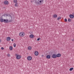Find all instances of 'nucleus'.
I'll use <instances>...</instances> for the list:
<instances>
[{
    "instance_id": "nucleus-23",
    "label": "nucleus",
    "mask_w": 74,
    "mask_h": 74,
    "mask_svg": "<svg viewBox=\"0 0 74 74\" xmlns=\"http://www.w3.org/2000/svg\"><path fill=\"white\" fill-rule=\"evenodd\" d=\"M15 7H18V3H16L15 4Z\"/></svg>"
},
{
    "instance_id": "nucleus-31",
    "label": "nucleus",
    "mask_w": 74,
    "mask_h": 74,
    "mask_svg": "<svg viewBox=\"0 0 74 74\" xmlns=\"http://www.w3.org/2000/svg\"><path fill=\"white\" fill-rule=\"evenodd\" d=\"M11 41H12V42L14 41V39H11Z\"/></svg>"
},
{
    "instance_id": "nucleus-21",
    "label": "nucleus",
    "mask_w": 74,
    "mask_h": 74,
    "mask_svg": "<svg viewBox=\"0 0 74 74\" xmlns=\"http://www.w3.org/2000/svg\"><path fill=\"white\" fill-rule=\"evenodd\" d=\"M52 52L50 51L49 53V55H52Z\"/></svg>"
},
{
    "instance_id": "nucleus-4",
    "label": "nucleus",
    "mask_w": 74,
    "mask_h": 74,
    "mask_svg": "<svg viewBox=\"0 0 74 74\" xmlns=\"http://www.w3.org/2000/svg\"><path fill=\"white\" fill-rule=\"evenodd\" d=\"M19 35L21 37H23L25 36V33L23 32H20L19 33Z\"/></svg>"
},
{
    "instance_id": "nucleus-28",
    "label": "nucleus",
    "mask_w": 74,
    "mask_h": 74,
    "mask_svg": "<svg viewBox=\"0 0 74 74\" xmlns=\"http://www.w3.org/2000/svg\"><path fill=\"white\" fill-rule=\"evenodd\" d=\"M13 46H14V47H16V44L15 43V44H14L13 45Z\"/></svg>"
},
{
    "instance_id": "nucleus-26",
    "label": "nucleus",
    "mask_w": 74,
    "mask_h": 74,
    "mask_svg": "<svg viewBox=\"0 0 74 74\" xmlns=\"http://www.w3.org/2000/svg\"><path fill=\"white\" fill-rule=\"evenodd\" d=\"M40 40H41V38H39L37 39V41H39Z\"/></svg>"
},
{
    "instance_id": "nucleus-22",
    "label": "nucleus",
    "mask_w": 74,
    "mask_h": 74,
    "mask_svg": "<svg viewBox=\"0 0 74 74\" xmlns=\"http://www.w3.org/2000/svg\"><path fill=\"white\" fill-rule=\"evenodd\" d=\"M13 1L15 3H17V0H14Z\"/></svg>"
},
{
    "instance_id": "nucleus-27",
    "label": "nucleus",
    "mask_w": 74,
    "mask_h": 74,
    "mask_svg": "<svg viewBox=\"0 0 74 74\" xmlns=\"http://www.w3.org/2000/svg\"><path fill=\"white\" fill-rule=\"evenodd\" d=\"M2 16H6V14H3V15H2Z\"/></svg>"
},
{
    "instance_id": "nucleus-25",
    "label": "nucleus",
    "mask_w": 74,
    "mask_h": 74,
    "mask_svg": "<svg viewBox=\"0 0 74 74\" xmlns=\"http://www.w3.org/2000/svg\"><path fill=\"white\" fill-rule=\"evenodd\" d=\"M64 21L65 22H67V18H65Z\"/></svg>"
},
{
    "instance_id": "nucleus-10",
    "label": "nucleus",
    "mask_w": 74,
    "mask_h": 74,
    "mask_svg": "<svg viewBox=\"0 0 74 74\" xmlns=\"http://www.w3.org/2000/svg\"><path fill=\"white\" fill-rule=\"evenodd\" d=\"M69 17L70 18H72V19H73V18H74V16L73 14H70L69 15Z\"/></svg>"
},
{
    "instance_id": "nucleus-15",
    "label": "nucleus",
    "mask_w": 74,
    "mask_h": 74,
    "mask_svg": "<svg viewBox=\"0 0 74 74\" xmlns=\"http://www.w3.org/2000/svg\"><path fill=\"white\" fill-rule=\"evenodd\" d=\"M11 40V38L10 37H7V41H10Z\"/></svg>"
},
{
    "instance_id": "nucleus-16",
    "label": "nucleus",
    "mask_w": 74,
    "mask_h": 74,
    "mask_svg": "<svg viewBox=\"0 0 74 74\" xmlns=\"http://www.w3.org/2000/svg\"><path fill=\"white\" fill-rule=\"evenodd\" d=\"M9 49L10 51H12L13 49V47H12L10 46L9 47Z\"/></svg>"
},
{
    "instance_id": "nucleus-18",
    "label": "nucleus",
    "mask_w": 74,
    "mask_h": 74,
    "mask_svg": "<svg viewBox=\"0 0 74 74\" xmlns=\"http://www.w3.org/2000/svg\"><path fill=\"white\" fill-rule=\"evenodd\" d=\"M61 18H62V17L60 16H59L58 17V18L57 19V20L58 21H59V19H61Z\"/></svg>"
},
{
    "instance_id": "nucleus-34",
    "label": "nucleus",
    "mask_w": 74,
    "mask_h": 74,
    "mask_svg": "<svg viewBox=\"0 0 74 74\" xmlns=\"http://www.w3.org/2000/svg\"><path fill=\"white\" fill-rule=\"evenodd\" d=\"M72 14H73L72 15H74V13H73Z\"/></svg>"
},
{
    "instance_id": "nucleus-24",
    "label": "nucleus",
    "mask_w": 74,
    "mask_h": 74,
    "mask_svg": "<svg viewBox=\"0 0 74 74\" xmlns=\"http://www.w3.org/2000/svg\"><path fill=\"white\" fill-rule=\"evenodd\" d=\"M73 68H71L69 69V71H72L73 70Z\"/></svg>"
},
{
    "instance_id": "nucleus-12",
    "label": "nucleus",
    "mask_w": 74,
    "mask_h": 74,
    "mask_svg": "<svg viewBox=\"0 0 74 74\" xmlns=\"http://www.w3.org/2000/svg\"><path fill=\"white\" fill-rule=\"evenodd\" d=\"M29 37L31 38H34V35L31 34L29 35Z\"/></svg>"
},
{
    "instance_id": "nucleus-20",
    "label": "nucleus",
    "mask_w": 74,
    "mask_h": 74,
    "mask_svg": "<svg viewBox=\"0 0 74 74\" xmlns=\"http://www.w3.org/2000/svg\"><path fill=\"white\" fill-rule=\"evenodd\" d=\"M68 21L69 22H70L71 21V19L70 18H69L68 20Z\"/></svg>"
},
{
    "instance_id": "nucleus-2",
    "label": "nucleus",
    "mask_w": 74,
    "mask_h": 74,
    "mask_svg": "<svg viewBox=\"0 0 74 74\" xmlns=\"http://www.w3.org/2000/svg\"><path fill=\"white\" fill-rule=\"evenodd\" d=\"M12 21V19H10L9 20L4 19V23H8V22H11Z\"/></svg>"
},
{
    "instance_id": "nucleus-6",
    "label": "nucleus",
    "mask_w": 74,
    "mask_h": 74,
    "mask_svg": "<svg viewBox=\"0 0 74 74\" xmlns=\"http://www.w3.org/2000/svg\"><path fill=\"white\" fill-rule=\"evenodd\" d=\"M32 59V57L31 56H29L27 57V59L28 60H31Z\"/></svg>"
},
{
    "instance_id": "nucleus-32",
    "label": "nucleus",
    "mask_w": 74,
    "mask_h": 74,
    "mask_svg": "<svg viewBox=\"0 0 74 74\" xmlns=\"http://www.w3.org/2000/svg\"><path fill=\"white\" fill-rule=\"evenodd\" d=\"M1 42V40L0 39V43Z\"/></svg>"
},
{
    "instance_id": "nucleus-13",
    "label": "nucleus",
    "mask_w": 74,
    "mask_h": 74,
    "mask_svg": "<svg viewBox=\"0 0 74 74\" xmlns=\"http://www.w3.org/2000/svg\"><path fill=\"white\" fill-rule=\"evenodd\" d=\"M53 17L54 18H57V17H58V15L56 14H54L53 15Z\"/></svg>"
},
{
    "instance_id": "nucleus-17",
    "label": "nucleus",
    "mask_w": 74,
    "mask_h": 74,
    "mask_svg": "<svg viewBox=\"0 0 74 74\" xmlns=\"http://www.w3.org/2000/svg\"><path fill=\"white\" fill-rule=\"evenodd\" d=\"M0 20L1 22H4V19H1V18H0Z\"/></svg>"
},
{
    "instance_id": "nucleus-8",
    "label": "nucleus",
    "mask_w": 74,
    "mask_h": 74,
    "mask_svg": "<svg viewBox=\"0 0 74 74\" xmlns=\"http://www.w3.org/2000/svg\"><path fill=\"white\" fill-rule=\"evenodd\" d=\"M34 54L36 56H38V52L36 51L35 52Z\"/></svg>"
},
{
    "instance_id": "nucleus-35",
    "label": "nucleus",
    "mask_w": 74,
    "mask_h": 74,
    "mask_svg": "<svg viewBox=\"0 0 74 74\" xmlns=\"http://www.w3.org/2000/svg\"><path fill=\"white\" fill-rule=\"evenodd\" d=\"M1 19H3V16H1Z\"/></svg>"
},
{
    "instance_id": "nucleus-3",
    "label": "nucleus",
    "mask_w": 74,
    "mask_h": 74,
    "mask_svg": "<svg viewBox=\"0 0 74 74\" xmlns=\"http://www.w3.org/2000/svg\"><path fill=\"white\" fill-rule=\"evenodd\" d=\"M18 55V54H16L15 55V56H16V59H21V56Z\"/></svg>"
},
{
    "instance_id": "nucleus-19",
    "label": "nucleus",
    "mask_w": 74,
    "mask_h": 74,
    "mask_svg": "<svg viewBox=\"0 0 74 74\" xmlns=\"http://www.w3.org/2000/svg\"><path fill=\"white\" fill-rule=\"evenodd\" d=\"M28 50H31V49H32V47L29 46L28 47Z\"/></svg>"
},
{
    "instance_id": "nucleus-29",
    "label": "nucleus",
    "mask_w": 74,
    "mask_h": 74,
    "mask_svg": "<svg viewBox=\"0 0 74 74\" xmlns=\"http://www.w3.org/2000/svg\"><path fill=\"white\" fill-rule=\"evenodd\" d=\"M7 56L8 57H10V54H8Z\"/></svg>"
},
{
    "instance_id": "nucleus-37",
    "label": "nucleus",
    "mask_w": 74,
    "mask_h": 74,
    "mask_svg": "<svg viewBox=\"0 0 74 74\" xmlns=\"http://www.w3.org/2000/svg\"><path fill=\"white\" fill-rule=\"evenodd\" d=\"M72 41H74V40H72Z\"/></svg>"
},
{
    "instance_id": "nucleus-7",
    "label": "nucleus",
    "mask_w": 74,
    "mask_h": 74,
    "mask_svg": "<svg viewBox=\"0 0 74 74\" xmlns=\"http://www.w3.org/2000/svg\"><path fill=\"white\" fill-rule=\"evenodd\" d=\"M4 4L5 5H8V1H5L4 2Z\"/></svg>"
},
{
    "instance_id": "nucleus-36",
    "label": "nucleus",
    "mask_w": 74,
    "mask_h": 74,
    "mask_svg": "<svg viewBox=\"0 0 74 74\" xmlns=\"http://www.w3.org/2000/svg\"><path fill=\"white\" fill-rule=\"evenodd\" d=\"M42 56H44V55H42Z\"/></svg>"
},
{
    "instance_id": "nucleus-1",
    "label": "nucleus",
    "mask_w": 74,
    "mask_h": 74,
    "mask_svg": "<svg viewBox=\"0 0 74 74\" xmlns=\"http://www.w3.org/2000/svg\"><path fill=\"white\" fill-rule=\"evenodd\" d=\"M44 0H36V4H39V5H41L44 3Z\"/></svg>"
},
{
    "instance_id": "nucleus-14",
    "label": "nucleus",
    "mask_w": 74,
    "mask_h": 74,
    "mask_svg": "<svg viewBox=\"0 0 74 74\" xmlns=\"http://www.w3.org/2000/svg\"><path fill=\"white\" fill-rule=\"evenodd\" d=\"M57 58H59L61 56V54L60 53H58L56 55Z\"/></svg>"
},
{
    "instance_id": "nucleus-9",
    "label": "nucleus",
    "mask_w": 74,
    "mask_h": 74,
    "mask_svg": "<svg viewBox=\"0 0 74 74\" xmlns=\"http://www.w3.org/2000/svg\"><path fill=\"white\" fill-rule=\"evenodd\" d=\"M46 58L48 59L51 58V55H48L46 56Z\"/></svg>"
},
{
    "instance_id": "nucleus-5",
    "label": "nucleus",
    "mask_w": 74,
    "mask_h": 74,
    "mask_svg": "<svg viewBox=\"0 0 74 74\" xmlns=\"http://www.w3.org/2000/svg\"><path fill=\"white\" fill-rule=\"evenodd\" d=\"M52 58H57L56 54H53L52 55Z\"/></svg>"
},
{
    "instance_id": "nucleus-33",
    "label": "nucleus",
    "mask_w": 74,
    "mask_h": 74,
    "mask_svg": "<svg viewBox=\"0 0 74 74\" xmlns=\"http://www.w3.org/2000/svg\"><path fill=\"white\" fill-rule=\"evenodd\" d=\"M33 1H31V3H33Z\"/></svg>"
},
{
    "instance_id": "nucleus-30",
    "label": "nucleus",
    "mask_w": 74,
    "mask_h": 74,
    "mask_svg": "<svg viewBox=\"0 0 74 74\" xmlns=\"http://www.w3.org/2000/svg\"><path fill=\"white\" fill-rule=\"evenodd\" d=\"M4 49V47H1V49H2V50H3Z\"/></svg>"
},
{
    "instance_id": "nucleus-11",
    "label": "nucleus",
    "mask_w": 74,
    "mask_h": 74,
    "mask_svg": "<svg viewBox=\"0 0 74 74\" xmlns=\"http://www.w3.org/2000/svg\"><path fill=\"white\" fill-rule=\"evenodd\" d=\"M6 16H10V19H12V16H11V15H10V14H6Z\"/></svg>"
}]
</instances>
